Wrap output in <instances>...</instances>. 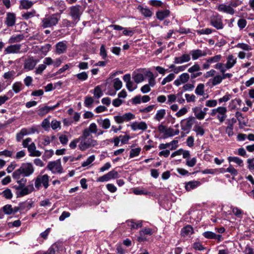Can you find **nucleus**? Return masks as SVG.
I'll return each instance as SVG.
<instances>
[{"label":"nucleus","instance_id":"4468645a","mask_svg":"<svg viewBox=\"0 0 254 254\" xmlns=\"http://www.w3.org/2000/svg\"><path fill=\"white\" fill-rule=\"evenodd\" d=\"M21 45L15 44L11 45L5 49L4 52L5 54H18L20 53Z\"/></svg>","mask_w":254,"mask_h":254},{"label":"nucleus","instance_id":"0e129e2a","mask_svg":"<svg viewBox=\"0 0 254 254\" xmlns=\"http://www.w3.org/2000/svg\"><path fill=\"white\" fill-rule=\"evenodd\" d=\"M107 174L109 176L110 180L113 179H116L118 178L119 177L118 173L115 170H112L110 171L107 173Z\"/></svg>","mask_w":254,"mask_h":254},{"label":"nucleus","instance_id":"864d4df0","mask_svg":"<svg viewBox=\"0 0 254 254\" xmlns=\"http://www.w3.org/2000/svg\"><path fill=\"white\" fill-rule=\"evenodd\" d=\"M140 151L141 149L140 148H136L131 149L129 154V157L133 158L138 156L139 154Z\"/></svg>","mask_w":254,"mask_h":254},{"label":"nucleus","instance_id":"8fccbe9b","mask_svg":"<svg viewBox=\"0 0 254 254\" xmlns=\"http://www.w3.org/2000/svg\"><path fill=\"white\" fill-rule=\"evenodd\" d=\"M122 82L119 78L115 79L114 82V87L116 90L120 89L122 88Z\"/></svg>","mask_w":254,"mask_h":254},{"label":"nucleus","instance_id":"f3484780","mask_svg":"<svg viewBox=\"0 0 254 254\" xmlns=\"http://www.w3.org/2000/svg\"><path fill=\"white\" fill-rule=\"evenodd\" d=\"M34 190L32 185L25 187L19 190L20 191L16 192L17 197H21L31 193Z\"/></svg>","mask_w":254,"mask_h":254},{"label":"nucleus","instance_id":"13d9d810","mask_svg":"<svg viewBox=\"0 0 254 254\" xmlns=\"http://www.w3.org/2000/svg\"><path fill=\"white\" fill-rule=\"evenodd\" d=\"M46 64H39L38 67L36 68L35 72L36 74H41L42 73L43 71L46 69Z\"/></svg>","mask_w":254,"mask_h":254},{"label":"nucleus","instance_id":"c85d7f7f","mask_svg":"<svg viewBox=\"0 0 254 254\" xmlns=\"http://www.w3.org/2000/svg\"><path fill=\"white\" fill-rule=\"evenodd\" d=\"M97 123L104 129H108L111 126L110 121L108 119H98Z\"/></svg>","mask_w":254,"mask_h":254},{"label":"nucleus","instance_id":"393cba45","mask_svg":"<svg viewBox=\"0 0 254 254\" xmlns=\"http://www.w3.org/2000/svg\"><path fill=\"white\" fill-rule=\"evenodd\" d=\"M193 233V228L189 225L184 227L181 230V235L183 237L189 236Z\"/></svg>","mask_w":254,"mask_h":254},{"label":"nucleus","instance_id":"aec40b11","mask_svg":"<svg viewBox=\"0 0 254 254\" xmlns=\"http://www.w3.org/2000/svg\"><path fill=\"white\" fill-rule=\"evenodd\" d=\"M190 54L192 56L193 60H196L198 58L202 57H205L207 55V53L205 51H201L199 49L192 50L190 51Z\"/></svg>","mask_w":254,"mask_h":254},{"label":"nucleus","instance_id":"052dcab7","mask_svg":"<svg viewBox=\"0 0 254 254\" xmlns=\"http://www.w3.org/2000/svg\"><path fill=\"white\" fill-rule=\"evenodd\" d=\"M55 3L59 6L58 9L61 12H62L65 9L66 6L64 1H57L55 2Z\"/></svg>","mask_w":254,"mask_h":254},{"label":"nucleus","instance_id":"69168bd1","mask_svg":"<svg viewBox=\"0 0 254 254\" xmlns=\"http://www.w3.org/2000/svg\"><path fill=\"white\" fill-rule=\"evenodd\" d=\"M94 100L92 97L86 96L84 100V105L86 107H89L93 103Z\"/></svg>","mask_w":254,"mask_h":254},{"label":"nucleus","instance_id":"49530a36","mask_svg":"<svg viewBox=\"0 0 254 254\" xmlns=\"http://www.w3.org/2000/svg\"><path fill=\"white\" fill-rule=\"evenodd\" d=\"M235 47L240 48L245 51H250L252 50V47L251 46L243 43H238L237 45L235 46Z\"/></svg>","mask_w":254,"mask_h":254},{"label":"nucleus","instance_id":"6e6552de","mask_svg":"<svg viewBox=\"0 0 254 254\" xmlns=\"http://www.w3.org/2000/svg\"><path fill=\"white\" fill-rule=\"evenodd\" d=\"M67 42L62 41L57 43L55 45V53L58 55H61L66 52L67 49Z\"/></svg>","mask_w":254,"mask_h":254},{"label":"nucleus","instance_id":"c9c22d12","mask_svg":"<svg viewBox=\"0 0 254 254\" xmlns=\"http://www.w3.org/2000/svg\"><path fill=\"white\" fill-rule=\"evenodd\" d=\"M28 132L27 131V128H23L19 132L17 133L16 136V140L19 142L21 140L24 135H27Z\"/></svg>","mask_w":254,"mask_h":254},{"label":"nucleus","instance_id":"de8ad7c7","mask_svg":"<svg viewBox=\"0 0 254 254\" xmlns=\"http://www.w3.org/2000/svg\"><path fill=\"white\" fill-rule=\"evenodd\" d=\"M22 87V84L20 82H16L12 85V89L16 93L19 92L21 90Z\"/></svg>","mask_w":254,"mask_h":254},{"label":"nucleus","instance_id":"72a5a7b5","mask_svg":"<svg viewBox=\"0 0 254 254\" xmlns=\"http://www.w3.org/2000/svg\"><path fill=\"white\" fill-rule=\"evenodd\" d=\"M166 114V111L165 109H160L157 111L156 114L154 117V119L157 121H160L163 118H164Z\"/></svg>","mask_w":254,"mask_h":254},{"label":"nucleus","instance_id":"bf43d9fd","mask_svg":"<svg viewBox=\"0 0 254 254\" xmlns=\"http://www.w3.org/2000/svg\"><path fill=\"white\" fill-rule=\"evenodd\" d=\"M149 4L153 6L161 7L163 5V2L159 0H150Z\"/></svg>","mask_w":254,"mask_h":254},{"label":"nucleus","instance_id":"79ce46f5","mask_svg":"<svg viewBox=\"0 0 254 254\" xmlns=\"http://www.w3.org/2000/svg\"><path fill=\"white\" fill-rule=\"evenodd\" d=\"M77 78L80 81H85L87 79L88 75L85 71L81 72L75 75Z\"/></svg>","mask_w":254,"mask_h":254},{"label":"nucleus","instance_id":"e433bc0d","mask_svg":"<svg viewBox=\"0 0 254 254\" xmlns=\"http://www.w3.org/2000/svg\"><path fill=\"white\" fill-rule=\"evenodd\" d=\"M50 111H52L51 107L45 106L41 108L38 110V115L40 116H43L49 113Z\"/></svg>","mask_w":254,"mask_h":254},{"label":"nucleus","instance_id":"4c0bfd02","mask_svg":"<svg viewBox=\"0 0 254 254\" xmlns=\"http://www.w3.org/2000/svg\"><path fill=\"white\" fill-rule=\"evenodd\" d=\"M235 116L239 121L240 125L246 126L247 123L245 121L244 118L243 117L242 114L239 112H237L235 114Z\"/></svg>","mask_w":254,"mask_h":254},{"label":"nucleus","instance_id":"f257e3e1","mask_svg":"<svg viewBox=\"0 0 254 254\" xmlns=\"http://www.w3.org/2000/svg\"><path fill=\"white\" fill-rule=\"evenodd\" d=\"M78 139L80 140L78 148L81 151H85L98 145L97 141L93 138L92 135H89L86 132H82V134L78 137Z\"/></svg>","mask_w":254,"mask_h":254},{"label":"nucleus","instance_id":"a878e982","mask_svg":"<svg viewBox=\"0 0 254 254\" xmlns=\"http://www.w3.org/2000/svg\"><path fill=\"white\" fill-rule=\"evenodd\" d=\"M200 185L201 183L199 181H191L186 184L185 188L187 191H190L191 190L199 186Z\"/></svg>","mask_w":254,"mask_h":254},{"label":"nucleus","instance_id":"f8f14e48","mask_svg":"<svg viewBox=\"0 0 254 254\" xmlns=\"http://www.w3.org/2000/svg\"><path fill=\"white\" fill-rule=\"evenodd\" d=\"M130 127L133 131L137 130L144 131L147 128V125L144 122H134L131 124Z\"/></svg>","mask_w":254,"mask_h":254},{"label":"nucleus","instance_id":"cd10ccee","mask_svg":"<svg viewBox=\"0 0 254 254\" xmlns=\"http://www.w3.org/2000/svg\"><path fill=\"white\" fill-rule=\"evenodd\" d=\"M24 39V36L23 34H17L15 35H12L8 40L9 43H14L19 42Z\"/></svg>","mask_w":254,"mask_h":254},{"label":"nucleus","instance_id":"09e8293b","mask_svg":"<svg viewBox=\"0 0 254 254\" xmlns=\"http://www.w3.org/2000/svg\"><path fill=\"white\" fill-rule=\"evenodd\" d=\"M203 236L208 239H214L216 237V234L211 231H206L203 233Z\"/></svg>","mask_w":254,"mask_h":254},{"label":"nucleus","instance_id":"412c9836","mask_svg":"<svg viewBox=\"0 0 254 254\" xmlns=\"http://www.w3.org/2000/svg\"><path fill=\"white\" fill-rule=\"evenodd\" d=\"M192 111L195 117L198 120H202L204 118L206 113L202 111L201 108L195 107L192 109Z\"/></svg>","mask_w":254,"mask_h":254},{"label":"nucleus","instance_id":"3c124183","mask_svg":"<svg viewBox=\"0 0 254 254\" xmlns=\"http://www.w3.org/2000/svg\"><path fill=\"white\" fill-rule=\"evenodd\" d=\"M3 212L7 215H10L12 213V207L11 205L6 204L2 207Z\"/></svg>","mask_w":254,"mask_h":254},{"label":"nucleus","instance_id":"ea45409f","mask_svg":"<svg viewBox=\"0 0 254 254\" xmlns=\"http://www.w3.org/2000/svg\"><path fill=\"white\" fill-rule=\"evenodd\" d=\"M51 47L52 46L51 44H46L40 48V51L44 56H46L51 49Z\"/></svg>","mask_w":254,"mask_h":254},{"label":"nucleus","instance_id":"9b49d317","mask_svg":"<svg viewBox=\"0 0 254 254\" xmlns=\"http://www.w3.org/2000/svg\"><path fill=\"white\" fill-rule=\"evenodd\" d=\"M194 121V118L190 117L181 121L182 129L184 131L190 130L192 127Z\"/></svg>","mask_w":254,"mask_h":254},{"label":"nucleus","instance_id":"dca6fc26","mask_svg":"<svg viewBox=\"0 0 254 254\" xmlns=\"http://www.w3.org/2000/svg\"><path fill=\"white\" fill-rule=\"evenodd\" d=\"M62 245L60 243H55L53 244L49 249L42 253L39 254H56V252L60 251V249L62 248Z\"/></svg>","mask_w":254,"mask_h":254},{"label":"nucleus","instance_id":"1a4fd4ad","mask_svg":"<svg viewBox=\"0 0 254 254\" xmlns=\"http://www.w3.org/2000/svg\"><path fill=\"white\" fill-rule=\"evenodd\" d=\"M16 19V17L15 13L13 12H7L6 14L4 23L8 27H12L15 24Z\"/></svg>","mask_w":254,"mask_h":254},{"label":"nucleus","instance_id":"37998d69","mask_svg":"<svg viewBox=\"0 0 254 254\" xmlns=\"http://www.w3.org/2000/svg\"><path fill=\"white\" fill-rule=\"evenodd\" d=\"M201 68L200 65L198 64H195L191 67H189L188 69V71L190 73H192L195 72L199 71Z\"/></svg>","mask_w":254,"mask_h":254},{"label":"nucleus","instance_id":"c756f323","mask_svg":"<svg viewBox=\"0 0 254 254\" xmlns=\"http://www.w3.org/2000/svg\"><path fill=\"white\" fill-rule=\"evenodd\" d=\"M132 77L136 83L141 82L144 80V75L141 73L133 72Z\"/></svg>","mask_w":254,"mask_h":254},{"label":"nucleus","instance_id":"473e14b6","mask_svg":"<svg viewBox=\"0 0 254 254\" xmlns=\"http://www.w3.org/2000/svg\"><path fill=\"white\" fill-rule=\"evenodd\" d=\"M195 93L199 96H202L204 94V85L199 83L197 85L195 90Z\"/></svg>","mask_w":254,"mask_h":254},{"label":"nucleus","instance_id":"4be33fe9","mask_svg":"<svg viewBox=\"0 0 254 254\" xmlns=\"http://www.w3.org/2000/svg\"><path fill=\"white\" fill-rule=\"evenodd\" d=\"M227 62L225 64L228 69L232 68L237 63V58L233 55H229L226 58Z\"/></svg>","mask_w":254,"mask_h":254},{"label":"nucleus","instance_id":"7ed1b4c3","mask_svg":"<svg viewBox=\"0 0 254 254\" xmlns=\"http://www.w3.org/2000/svg\"><path fill=\"white\" fill-rule=\"evenodd\" d=\"M61 15L58 13L46 15L42 19L41 26L43 28L52 27L58 24Z\"/></svg>","mask_w":254,"mask_h":254},{"label":"nucleus","instance_id":"39448f33","mask_svg":"<svg viewBox=\"0 0 254 254\" xmlns=\"http://www.w3.org/2000/svg\"><path fill=\"white\" fill-rule=\"evenodd\" d=\"M49 178L47 174L38 176L35 181V188L39 190L43 185L45 189H47L49 187Z\"/></svg>","mask_w":254,"mask_h":254},{"label":"nucleus","instance_id":"a19ab883","mask_svg":"<svg viewBox=\"0 0 254 254\" xmlns=\"http://www.w3.org/2000/svg\"><path fill=\"white\" fill-rule=\"evenodd\" d=\"M228 160L229 162H234L240 166H243V160L237 157H229Z\"/></svg>","mask_w":254,"mask_h":254},{"label":"nucleus","instance_id":"603ef678","mask_svg":"<svg viewBox=\"0 0 254 254\" xmlns=\"http://www.w3.org/2000/svg\"><path fill=\"white\" fill-rule=\"evenodd\" d=\"M1 194L6 199H11L13 196L12 193L11 192V190L9 189H6L3 190L1 192Z\"/></svg>","mask_w":254,"mask_h":254},{"label":"nucleus","instance_id":"a18cd8bd","mask_svg":"<svg viewBox=\"0 0 254 254\" xmlns=\"http://www.w3.org/2000/svg\"><path fill=\"white\" fill-rule=\"evenodd\" d=\"M175 78L174 73H170L165 78H164L162 81L161 84L164 85L166 84L167 82H169L173 80Z\"/></svg>","mask_w":254,"mask_h":254},{"label":"nucleus","instance_id":"9d476101","mask_svg":"<svg viewBox=\"0 0 254 254\" xmlns=\"http://www.w3.org/2000/svg\"><path fill=\"white\" fill-rule=\"evenodd\" d=\"M38 63V60L35 59L34 57H29L25 61L24 67L26 69L31 70L34 69Z\"/></svg>","mask_w":254,"mask_h":254},{"label":"nucleus","instance_id":"338daca9","mask_svg":"<svg viewBox=\"0 0 254 254\" xmlns=\"http://www.w3.org/2000/svg\"><path fill=\"white\" fill-rule=\"evenodd\" d=\"M194 130L197 134L203 135L204 134V130L202 127L198 126H195L194 127Z\"/></svg>","mask_w":254,"mask_h":254},{"label":"nucleus","instance_id":"4d7b16f0","mask_svg":"<svg viewBox=\"0 0 254 254\" xmlns=\"http://www.w3.org/2000/svg\"><path fill=\"white\" fill-rule=\"evenodd\" d=\"M247 24V20L244 18L239 19L237 22L238 26L240 29L244 28L246 26Z\"/></svg>","mask_w":254,"mask_h":254},{"label":"nucleus","instance_id":"e2e57ef3","mask_svg":"<svg viewBox=\"0 0 254 254\" xmlns=\"http://www.w3.org/2000/svg\"><path fill=\"white\" fill-rule=\"evenodd\" d=\"M225 172L230 173L232 175L236 176L238 175V172L232 165H230L229 167L227 168Z\"/></svg>","mask_w":254,"mask_h":254},{"label":"nucleus","instance_id":"a211bd4d","mask_svg":"<svg viewBox=\"0 0 254 254\" xmlns=\"http://www.w3.org/2000/svg\"><path fill=\"white\" fill-rule=\"evenodd\" d=\"M190 60V56L188 54H184L179 57H175L174 59V63L175 64H182L187 63Z\"/></svg>","mask_w":254,"mask_h":254},{"label":"nucleus","instance_id":"7c9ffc66","mask_svg":"<svg viewBox=\"0 0 254 254\" xmlns=\"http://www.w3.org/2000/svg\"><path fill=\"white\" fill-rule=\"evenodd\" d=\"M33 3L31 1L28 0H20V7L23 9H29L32 7Z\"/></svg>","mask_w":254,"mask_h":254},{"label":"nucleus","instance_id":"b1692460","mask_svg":"<svg viewBox=\"0 0 254 254\" xmlns=\"http://www.w3.org/2000/svg\"><path fill=\"white\" fill-rule=\"evenodd\" d=\"M97 131V126L95 123H91L88 127L85 128L82 132L88 133L89 135H92V133L96 134Z\"/></svg>","mask_w":254,"mask_h":254},{"label":"nucleus","instance_id":"680f3d73","mask_svg":"<svg viewBox=\"0 0 254 254\" xmlns=\"http://www.w3.org/2000/svg\"><path fill=\"white\" fill-rule=\"evenodd\" d=\"M62 24L64 27H73L74 25H73V20L72 21H70L67 19H64L62 20Z\"/></svg>","mask_w":254,"mask_h":254},{"label":"nucleus","instance_id":"5fc2aeb1","mask_svg":"<svg viewBox=\"0 0 254 254\" xmlns=\"http://www.w3.org/2000/svg\"><path fill=\"white\" fill-rule=\"evenodd\" d=\"M95 158V156L93 155L89 156L85 161L82 163V166L84 167L88 166L94 161Z\"/></svg>","mask_w":254,"mask_h":254},{"label":"nucleus","instance_id":"bb28decb","mask_svg":"<svg viewBox=\"0 0 254 254\" xmlns=\"http://www.w3.org/2000/svg\"><path fill=\"white\" fill-rule=\"evenodd\" d=\"M170 11L168 9L165 10H160L156 12V17L160 20H163L164 18L169 16Z\"/></svg>","mask_w":254,"mask_h":254},{"label":"nucleus","instance_id":"2eb2a0df","mask_svg":"<svg viewBox=\"0 0 254 254\" xmlns=\"http://www.w3.org/2000/svg\"><path fill=\"white\" fill-rule=\"evenodd\" d=\"M217 10L220 12L233 15L235 13V10L229 5L220 4L217 7Z\"/></svg>","mask_w":254,"mask_h":254},{"label":"nucleus","instance_id":"20e7f679","mask_svg":"<svg viewBox=\"0 0 254 254\" xmlns=\"http://www.w3.org/2000/svg\"><path fill=\"white\" fill-rule=\"evenodd\" d=\"M82 13L81 6L79 5L72 6L69 8V15L73 20V25H75L79 21L80 16Z\"/></svg>","mask_w":254,"mask_h":254},{"label":"nucleus","instance_id":"6ab92c4d","mask_svg":"<svg viewBox=\"0 0 254 254\" xmlns=\"http://www.w3.org/2000/svg\"><path fill=\"white\" fill-rule=\"evenodd\" d=\"M28 150L30 153L29 155L33 157H39L41 155V152L36 150V147L35 144L34 142H32L27 147Z\"/></svg>","mask_w":254,"mask_h":254},{"label":"nucleus","instance_id":"2f4dec72","mask_svg":"<svg viewBox=\"0 0 254 254\" xmlns=\"http://www.w3.org/2000/svg\"><path fill=\"white\" fill-rule=\"evenodd\" d=\"M222 80L220 75H216L213 78L210 79L209 81L211 82L212 85L214 86L221 83Z\"/></svg>","mask_w":254,"mask_h":254},{"label":"nucleus","instance_id":"ddd939ff","mask_svg":"<svg viewBox=\"0 0 254 254\" xmlns=\"http://www.w3.org/2000/svg\"><path fill=\"white\" fill-rule=\"evenodd\" d=\"M190 77V75L188 73H183L174 81V83L176 86H179L182 84L187 83L189 81Z\"/></svg>","mask_w":254,"mask_h":254},{"label":"nucleus","instance_id":"0eeeda50","mask_svg":"<svg viewBox=\"0 0 254 254\" xmlns=\"http://www.w3.org/2000/svg\"><path fill=\"white\" fill-rule=\"evenodd\" d=\"M47 168L49 170L51 171L53 173H61L63 170L61 161L60 159L54 161L49 162L48 164Z\"/></svg>","mask_w":254,"mask_h":254},{"label":"nucleus","instance_id":"f704fd0d","mask_svg":"<svg viewBox=\"0 0 254 254\" xmlns=\"http://www.w3.org/2000/svg\"><path fill=\"white\" fill-rule=\"evenodd\" d=\"M27 182V179L23 178L20 180H17V183L18 184V186H15L13 188L16 190H19L21 189H22L24 187H25V185Z\"/></svg>","mask_w":254,"mask_h":254},{"label":"nucleus","instance_id":"c03bdc74","mask_svg":"<svg viewBox=\"0 0 254 254\" xmlns=\"http://www.w3.org/2000/svg\"><path fill=\"white\" fill-rule=\"evenodd\" d=\"M93 94L95 98L99 99L103 95V92L99 86H96L93 92Z\"/></svg>","mask_w":254,"mask_h":254},{"label":"nucleus","instance_id":"423d86ee","mask_svg":"<svg viewBox=\"0 0 254 254\" xmlns=\"http://www.w3.org/2000/svg\"><path fill=\"white\" fill-rule=\"evenodd\" d=\"M210 23L217 30L222 29L224 27L222 17L218 13L214 14L210 17Z\"/></svg>","mask_w":254,"mask_h":254},{"label":"nucleus","instance_id":"774afa93","mask_svg":"<svg viewBox=\"0 0 254 254\" xmlns=\"http://www.w3.org/2000/svg\"><path fill=\"white\" fill-rule=\"evenodd\" d=\"M226 132L229 137L232 136L234 134L233 126L232 125H227V127H226Z\"/></svg>","mask_w":254,"mask_h":254},{"label":"nucleus","instance_id":"6e6d98bb","mask_svg":"<svg viewBox=\"0 0 254 254\" xmlns=\"http://www.w3.org/2000/svg\"><path fill=\"white\" fill-rule=\"evenodd\" d=\"M123 120L125 121H129L135 118V115L131 113H127L122 116Z\"/></svg>","mask_w":254,"mask_h":254},{"label":"nucleus","instance_id":"f03ea898","mask_svg":"<svg viewBox=\"0 0 254 254\" xmlns=\"http://www.w3.org/2000/svg\"><path fill=\"white\" fill-rule=\"evenodd\" d=\"M34 172V167L31 163H22L20 168L15 170L12 174V177L14 179L19 180L20 176L29 177Z\"/></svg>","mask_w":254,"mask_h":254},{"label":"nucleus","instance_id":"58836bf2","mask_svg":"<svg viewBox=\"0 0 254 254\" xmlns=\"http://www.w3.org/2000/svg\"><path fill=\"white\" fill-rule=\"evenodd\" d=\"M222 56L221 55H216L213 57L209 58L206 59V62H208L210 64L214 63H218L221 59Z\"/></svg>","mask_w":254,"mask_h":254},{"label":"nucleus","instance_id":"5701e85b","mask_svg":"<svg viewBox=\"0 0 254 254\" xmlns=\"http://www.w3.org/2000/svg\"><path fill=\"white\" fill-rule=\"evenodd\" d=\"M137 10L145 17H150L152 15V12L147 7H143L142 5H139L137 7Z\"/></svg>","mask_w":254,"mask_h":254}]
</instances>
